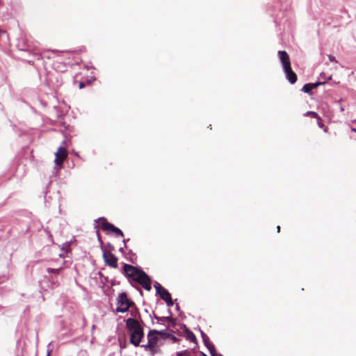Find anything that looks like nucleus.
<instances>
[{
  "label": "nucleus",
  "instance_id": "nucleus-1",
  "mask_svg": "<svg viewBox=\"0 0 356 356\" xmlns=\"http://www.w3.org/2000/svg\"><path fill=\"white\" fill-rule=\"evenodd\" d=\"M122 273L128 279L131 278L139 283L146 291L152 290L151 278L141 268L124 264Z\"/></svg>",
  "mask_w": 356,
  "mask_h": 356
},
{
  "label": "nucleus",
  "instance_id": "nucleus-2",
  "mask_svg": "<svg viewBox=\"0 0 356 356\" xmlns=\"http://www.w3.org/2000/svg\"><path fill=\"white\" fill-rule=\"evenodd\" d=\"M126 327L129 333V342L135 347L140 346V342L144 338L145 333L138 319L127 318L126 321Z\"/></svg>",
  "mask_w": 356,
  "mask_h": 356
},
{
  "label": "nucleus",
  "instance_id": "nucleus-3",
  "mask_svg": "<svg viewBox=\"0 0 356 356\" xmlns=\"http://www.w3.org/2000/svg\"><path fill=\"white\" fill-rule=\"evenodd\" d=\"M38 42L32 41L26 35H21L17 38L16 47L19 51H24L31 54L36 60L42 59V56L40 53L35 51L38 48Z\"/></svg>",
  "mask_w": 356,
  "mask_h": 356
},
{
  "label": "nucleus",
  "instance_id": "nucleus-4",
  "mask_svg": "<svg viewBox=\"0 0 356 356\" xmlns=\"http://www.w3.org/2000/svg\"><path fill=\"white\" fill-rule=\"evenodd\" d=\"M277 54L286 79L291 84H294L297 81V75L291 69V61L287 52L284 50H280Z\"/></svg>",
  "mask_w": 356,
  "mask_h": 356
},
{
  "label": "nucleus",
  "instance_id": "nucleus-5",
  "mask_svg": "<svg viewBox=\"0 0 356 356\" xmlns=\"http://www.w3.org/2000/svg\"><path fill=\"white\" fill-rule=\"evenodd\" d=\"M117 307L116 313H125L128 312L130 307L134 305V302L129 299L126 292L120 293L116 298Z\"/></svg>",
  "mask_w": 356,
  "mask_h": 356
},
{
  "label": "nucleus",
  "instance_id": "nucleus-6",
  "mask_svg": "<svg viewBox=\"0 0 356 356\" xmlns=\"http://www.w3.org/2000/svg\"><path fill=\"white\" fill-rule=\"evenodd\" d=\"M98 221H101V228L104 232H111L113 233L116 236L123 237L124 234L122 231L118 227H115L112 223H110L107 221L106 218L104 217H99V218L95 220V229L98 227L97 222Z\"/></svg>",
  "mask_w": 356,
  "mask_h": 356
},
{
  "label": "nucleus",
  "instance_id": "nucleus-7",
  "mask_svg": "<svg viewBox=\"0 0 356 356\" xmlns=\"http://www.w3.org/2000/svg\"><path fill=\"white\" fill-rule=\"evenodd\" d=\"M175 334H179V336L182 335L181 332L179 330L175 331L172 329H170L169 327L159 330L160 339L163 340L169 339L172 343H179L181 341L180 338L175 336Z\"/></svg>",
  "mask_w": 356,
  "mask_h": 356
},
{
  "label": "nucleus",
  "instance_id": "nucleus-8",
  "mask_svg": "<svg viewBox=\"0 0 356 356\" xmlns=\"http://www.w3.org/2000/svg\"><path fill=\"white\" fill-rule=\"evenodd\" d=\"M41 289H47L46 288L49 289H54L59 285V281L58 276L56 275H44L43 279L40 282Z\"/></svg>",
  "mask_w": 356,
  "mask_h": 356
},
{
  "label": "nucleus",
  "instance_id": "nucleus-9",
  "mask_svg": "<svg viewBox=\"0 0 356 356\" xmlns=\"http://www.w3.org/2000/svg\"><path fill=\"white\" fill-rule=\"evenodd\" d=\"M103 252V259L106 265L116 268H118V257L113 254L111 251H107L104 249L102 250Z\"/></svg>",
  "mask_w": 356,
  "mask_h": 356
},
{
  "label": "nucleus",
  "instance_id": "nucleus-10",
  "mask_svg": "<svg viewBox=\"0 0 356 356\" xmlns=\"http://www.w3.org/2000/svg\"><path fill=\"white\" fill-rule=\"evenodd\" d=\"M67 149L63 146H60L58 148L57 152L55 153V160L54 163L58 168H61L63 166V163L64 160L67 158Z\"/></svg>",
  "mask_w": 356,
  "mask_h": 356
},
{
  "label": "nucleus",
  "instance_id": "nucleus-11",
  "mask_svg": "<svg viewBox=\"0 0 356 356\" xmlns=\"http://www.w3.org/2000/svg\"><path fill=\"white\" fill-rule=\"evenodd\" d=\"M149 317L156 319L159 324L163 325L164 322L169 321V326L172 327L177 326L176 319L172 316H158L154 312H152V314H149Z\"/></svg>",
  "mask_w": 356,
  "mask_h": 356
},
{
  "label": "nucleus",
  "instance_id": "nucleus-12",
  "mask_svg": "<svg viewBox=\"0 0 356 356\" xmlns=\"http://www.w3.org/2000/svg\"><path fill=\"white\" fill-rule=\"evenodd\" d=\"M147 341L152 345L153 347L154 346H157V343L159 341V330H149L147 335Z\"/></svg>",
  "mask_w": 356,
  "mask_h": 356
},
{
  "label": "nucleus",
  "instance_id": "nucleus-13",
  "mask_svg": "<svg viewBox=\"0 0 356 356\" xmlns=\"http://www.w3.org/2000/svg\"><path fill=\"white\" fill-rule=\"evenodd\" d=\"M130 314L132 316L131 318L138 319L140 323H144L141 315L140 314L138 308L136 307V304L131 307H130Z\"/></svg>",
  "mask_w": 356,
  "mask_h": 356
},
{
  "label": "nucleus",
  "instance_id": "nucleus-14",
  "mask_svg": "<svg viewBox=\"0 0 356 356\" xmlns=\"http://www.w3.org/2000/svg\"><path fill=\"white\" fill-rule=\"evenodd\" d=\"M200 334H201V337H202V341H203V343H204V345L207 348V349L209 350V351H210V350H213V348H215V346L214 345L210 342L209 341V337L205 334L204 332H203L202 330L200 329Z\"/></svg>",
  "mask_w": 356,
  "mask_h": 356
},
{
  "label": "nucleus",
  "instance_id": "nucleus-15",
  "mask_svg": "<svg viewBox=\"0 0 356 356\" xmlns=\"http://www.w3.org/2000/svg\"><path fill=\"white\" fill-rule=\"evenodd\" d=\"M156 295L159 296L161 299H162L163 300H165L172 297L170 292L164 287L160 290L159 293H156Z\"/></svg>",
  "mask_w": 356,
  "mask_h": 356
},
{
  "label": "nucleus",
  "instance_id": "nucleus-16",
  "mask_svg": "<svg viewBox=\"0 0 356 356\" xmlns=\"http://www.w3.org/2000/svg\"><path fill=\"white\" fill-rule=\"evenodd\" d=\"M186 334V339L193 343H197V340L194 334V333L191 330H188L186 332H184Z\"/></svg>",
  "mask_w": 356,
  "mask_h": 356
},
{
  "label": "nucleus",
  "instance_id": "nucleus-17",
  "mask_svg": "<svg viewBox=\"0 0 356 356\" xmlns=\"http://www.w3.org/2000/svg\"><path fill=\"white\" fill-rule=\"evenodd\" d=\"M128 254H129L130 257L129 258L126 257V259L129 262L136 264V259H137L136 254L131 250H128Z\"/></svg>",
  "mask_w": 356,
  "mask_h": 356
},
{
  "label": "nucleus",
  "instance_id": "nucleus-18",
  "mask_svg": "<svg viewBox=\"0 0 356 356\" xmlns=\"http://www.w3.org/2000/svg\"><path fill=\"white\" fill-rule=\"evenodd\" d=\"M72 241H67L62 245L61 251L64 252L65 253H68L71 251L70 245L72 244Z\"/></svg>",
  "mask_w": 356,
  "mask_h": 356
},
{
  "label": "nucleus",
  "instance_id": "nucleus-19",
  "mask_svg": "<svg viewBox=\"0 0 356 356\" xmlns=\"http://www.w3.org/2000/svg\"><path fill=\"white\" fill-rule=\"evenodd\" d=\"M62 269H63V267H60L58 268H47V271L49 274H52L51 275L58 276V275Z\"/></svg>",
  "mask_w": 356,
  "mask_h": 356
},
{
  "label": "nucleus",
  "instance_id": "nucleus-20",
  "mask_svg": "<svg viewBox=\"0 0 356 356\" xmlns=\"http://www.w3.org/2000/svg\"><path fill=\"white\" fill-rule=\"evenodd\" d=\"M312 88H311L310 83H305L302 88V92L309 94V95L312 94Z\"/></svg>",
  "mask_w": 356,
  "mask_h": 356
},
{
  "label": "nucleus",
  "instance_id": "nucleus-21",
  "mask_svg": "<svg viewBox=\"0 0 356 356\" xmlns=\"http://www.w3.org/2000/svg\"><path fill=\"white\" fill-rule=\"evenodd\" d=\"M283 17H284V13H282V16H280V14H277L274 17V22H275V23L276 24H280L282 23Z\"/></svg>",
  "mask_w": 356,
  "mask_h": 356
},
{
  "label": "nucleus",
  "instance_id": "nucleus-22",
  "mask_svg": "<svg viewBox=\"0 0 356 356\" xmlns=\"http://www.w3.org/2000/svg\"><path fill=\"white\" fill-rule=\"evenodd\" d=\"M149 351L150 352V354L151 355H154L156 353H161V349L159 347H158L157 346H154L153 347L152 346L151 348L149 350Z\"/></svg>",
  "mask_w": 356,
  "mask_h": 356
},
{
  "label": "nucleus",
  "instance_id": "nucleus-23",
  "mask_svg": "<svg viewBox=\"0 0 356 356\" xmlns=\"http://www.w3.org/2000/svg\"><path fill=\"white\" fill-rule=\"evenodd\" d=\"M96 234H97V236L98 242L99 243V245H100L101 250L104 249V246H103V241H102V237L100 236L99 230L96 231Z\"/></svg>",
  "mask_w": 356,
  "mask_h": 356
},
{
  "label": "nucleus",
  "instance_id": "nucleus-24",
  "mask_svg": "<svg viewBox=\"0 0 356 356\" xmlns=\"http://www.w3.org/2000/svg\"><path fill=\"white\" fill-rule=\"evenodd\" d=\"M154 287L156 289V294L159 293L160 290L163 288L158 282L155 281L154 284Z\"/></svg>",
  "mask_w": 356,
  "mask_h": 356
},
{
  "label": "nucleus",
  "instance_id": "nucleus-25",
  "mask_svg": "<svg viewBox=\"0 0 356 356\" xmlns=\"http://www.w3.org/2000/svg\"><path fill=\"white\" fill-rule=\"evenodd\" d=\"M325 81H316L315 83H311V88L312 89L316 88L318 86L324 85Z\"/></svg>",
  "mask_w": 356,
  "mask_h": 356
},
{
  "label": "nucleus",
  "instance_id": "nucleus-26",
  "mask_svg": "<svg viewBox=\"0 0 356 356\" xmlns=\"http://www.w3.org/2000/svg\"><path fill=\"white\" fill-rule=\"evenodd\" d=\"M164 301L165 302L168 307H172L174 305V302L172 299V297H170V298H168Z\"/></svg>",
  "mask_w": 356,
  "mask_h": 356
},
{
  "label": "nucleus",
  "instance_id": "nucleus-27",
  "mask_svg": "<svg viewBox=\"0 0 356 356\" xmlns=\"http://www.w3.org/2000/svg\"><path fill=\"white\" fill-rule=\"evenodd\" d=\"M209 353L211 356H223L222 354L216 353V348L213 350H210Z\"/></svg>",
  "mask_w": 356,
  "mask_h": 356
},
{
  "label": "nucleus",
  "instance_id": "nucleus-28",
  "mask_svg": "<svg viewBox=\"0 0 356 356\" xmlns=\"http://www.w3.org/2000/svg\"><path fill=\"white\" fill-rule=\"evenodd\" d=\"M139 346L145 348V350H149L151 348L152 345L147 341V344L140 345Z\"/></svg>",
  "mask_w": 356,
  "mask_h": 356
},
{
  "label": "nucleus",
  "instance_id": "nucleus-29",
  "mask_svg": "<svg viewBox=\"0 0 356 356\" xmlns=\"http://www.w3.org/2000/svg\"><path fill=\"white\" fill-rule=\"evenodd\" d=\"M306 115H313L314 116L315 118H318V115L317 113L314 112V111H307L305 114Z\"/></svg>",
  "mask_w": 356,
  "mask_h": 356
},
{
  "label": "nucleus",
  "instance_id": "nucleus-30",
  "mask_svg": "<svg viewBox=\"0 0 356 356\" xmlns=\"http://www.w3.org/2000/svg\"><path fill=\"white\" fill-rule=\"evenodd\" d=\"M38 102L40 104V105H41L42 107L45 108L47 106V103L42 99H38Z\"/></svg>",
  "mask_w": 356,
  "mask_h": 356
},
{
  "label": "nucleus",
  "instance_id": "nucleus-31",
  "mask_svg": "<svg viewBox=\"0 0 356 356\" xmlns=\"http://www.w3.org/2000/svg\"><path fill=\"white\" fill-rule=\"evenodd\" d=\"M317 118H318V127H321V128H323L324 127V124L322 122L321 119L319 117Z\"/></svg>",
  "mask_w": 356,
  "mask_h": 356
},
{
  "label": "nucleus",
  "instance_id": "nucleus-32",
  "mask_svg": "<svg viewBox=\"0 0 356 356\" xmlns=\"http://www.w3.org/2000/svg\"><path fill=\"white\" fill-rule=\"evenodd\" d=\"M180 327H181V328L183 329L184 332H186V331L189 330V329L187 327V326L184 323L181 324Z\"/></svg>",
  "mask_w": 356,
  "mask_h": 356
},
{
  "label": "nucleus",
  "instance_id": "nucleus-33",
  "mask_svg": "<svg viewBox=\"0 0 356 356\" xmlns=\"http://www.w3.org/2000/svg\"><path fill=\"white\" fill-rule=\"evenodd\" d=\"M129 283L131 284V285L132 286L135 287L136 289H137L139 291L140 294L142 296V295H143V291H142L141 289H140V288H139V287H138V286H135L134 285V284L131 282V280H129Z\"/></svg>",
  "mask_w": 356,
  "mask_h": 356
},
{
  "label": "nucleus",
  "instance_id": "nucleus-34",
  "mask_svg": "<svg viewBox=\"0 0 356 356\" xmlns=\"http://www.w3.org/2000/svg\"><path fill=\"white\" fill-rule=\"evenodd\" d=\"M175 310H176L177 312H179V315L183 314V312H181V311L180 310V307H179V305H178V304H177V305H176V306H175Z\"/></svg>",
  "mask_w": 356,
  "mask_h": 356
},
{
  "label": "nucleus",
  "instance_id": "nucleus-35",
  "mask_svg": "<svg viewBox=\"0 0 356 356\" xmlns=\"http://www.w3.org/2000/svg\"><path fill=\"white\" fill-rule=\"evenodd\" d=\"M329 60H330V62H332V63H334H334H337V60H336V58H335V57H334V56H331V55H330V56H329Z\"/></svg>",
  "mask_w": 356,
  "mask_h": 356
},
{
  "label": "nucleus",
  "instance_id": "nucleus-36",
  "mask_svg": "<svg viewBox=\"0 0 356 356\" xmlns=\"http://www.w3.org/2000/svg\"><path fill=\"white\" fill-rule=\"evenodd\" d=\"M51 346V343L48 344V349H47V353L46 356H51V353L52 352V349L49 348V346Z\"/></svg>",
  "mask_w": 356,
  "mask_h": 356
},
{
  "label": "nucleus",
  "instance_id": "nucleus-37",
  "mask_svg": "<svg viewBox=\"0 0 356 356\" xmlns=\"http://www.w3.org/2000/svg\"><path fill=\"white\" fill-rule=\"evenodd\" d=\"M106 246L110 250V251H112L114 250V246L111 243H108L106 244Z\"/></svg>",
  "mask_w": 356,
  "mask_h": 356
},
{
  "label": "nucleus",
  "instance_id": "nucleus-38",
  "mask_svg": "<svg viewBox=\"0 0 356 356\" xmlns=\"http://www.w3.org/2000/svg\"><path fill=\"white\" fill-rule=\"evenodd\" d=\"M99 276H100L101 277H102V278L104 279V280L105 282H108V277H105V276H104V275H103V274H102L101 272H99Z\"/></svg>",
  "mask_w": 356,
  "mask_h": 356
},
{
  "label": "nucleus",
  "instance_id": "nucleus-39",
  "mask_svg": "<svg viewBox=\"0 0 356 356\" xmlns=\"http://www.w3.org/2000/svg\"><path fill=\"white\" fill-rule=\"evenodd\" d=\"M8 197H6V198H4V199H3V200L0 202V208H1V207H2L3 205H5V204H6V200H7V199H8Z\"/></svg>",
  "mask_w": 356,
  "mask_h": 356
},
{
  "label": "nucleus",
  "instance_id": "nucleus-40",
  "mask_svg": "<svg viewBox=\"0 0 356 356\" xmlns=\"http://www.w3.org/2000/svg\"><path fill=\"white\" fill-rule=\"evenodd\" d=\"M130 239L129 238H127V239H124L122 241L123 243H124V248L126 249H127V242H128Z\"/></svg>",
  "mask_w": 356,
  "mask_h": 356
},
{
  "label": "nucleus",
  "instance_id": "nucleus-41",
  "mask_svg": "<svg viewBox=\"0 0 356 356\" xmlns=\"http://www.w3.org/2000/svg\"><path fill=\"white\" fill-rule=\"evenodd\" d=\"M124 246L119 248V251L124 255L125 254Z\"/></svg>",
  "mask_w": 356,
  "mask_h": 356
},
{
  "label": "nucleus",
  "instance_id": "nucleus-42",
  "mask_svg": "<svg viewBox=\"0 0 356 356\" xmlns=\"http://www.w3.org/2000/svg\"><path fill=\"white\" fill-rule=\"evenodd\" d=\"M95 79H96V78H95V76H93V77H92V79H91L88 80V84H91V83H92V82L93 81H95Z\"/></svg>",
  "mask_w": 356,
  "mask_h": 356
},
{
  "label": "nucleus",
  "instance_id": "nucleus-43",
  "mask_svg": "<svg viewBox=\"0 0 356 356\" xmlns=\"http://www.w3.org/2000/svg\"><path fill=\"white\" fill-rule=\"evenodd\" d=\"M79 86L80 89L83 88L85 87V83L83 82H80Z\"/></svg>",
  "mask_w": 356,
  "mask_h": 356
},
{
  "label": "nucleus",
  "instance_id": "nucleus-44",
  "mask_svg": "<svg viewBox=\"0 0 356 356\" xmlns=\"http://www.w3.org/2000/svg\"><path fill=\"white\" fill-rule=\"evenodd\" d=\"M66 254L67 253H65L64 252H63L62 253L59 254V257H61V258H65Z\"/></svg>",
  "mask_w": 356,
  "mask_h": 356
},
{
  "label": "nucleus",
  "instance_id": "nucleus-45",
  "mask_svg": "<svg viewBox=\"0 0 356 356\" xmlns=\"http://www.w3.org/2000/svg\"><path fill=\"white\" fill-rule=\"evenodd\" d=\"M200 356H208L207 354H205L204 352L200 351L199 353Z\"/></svg>",
  "mask_w": 356,
  "mask_h": 356
},
{
  "label": "nucleus",
  "instance_id": "nucleus-46",
  "mask_svg": "<svg viewBox=\"0 0 356 356\" xmlns=\"http://www.w3.org/2000/svg\"><path fill=\"white\" fill-rule=\"evenodd\" d=\"M320 76L323 79H325V74L324 72H321Z\"/></svg>",
  "mask_w": 356,
  "mask_h": 356
},
{
  "label": "nucleus",
  "instance_id": "nucleus-47",
  "mask_svg": "<svg viewBox=\"0 0 356 356\" xmlns=\"http://www.w3.org/2000/svg\"><path fill=\"white\" fill-rule=\"evenodd\" d=\"M4 33H5V32H4V31H3L0 29V38H1V35H2L3 34H4Z\"/></svg>",
  "mask_w": 356,
  "mask_h": 356
},
{
  "label": "nucleus",
  "instance_id": "nucleus-48",
  "mask_svg": "<svg viewBox=\"0 0 356 356\" xmlns=\"http://www.w3.org/2000/svg\"><path fill=\"white\" fill-rule=\"evenodd\" d=\"M350 129H351V131H353V132H355V133H356V128H354V127H350Z\"/></svg>",
  "mask_w": 356,
  "mask_h": 356
},
{
  "label": "nucleus",
  "instance_id": "nucleus-49",
  "mask_svg": "<svg viewBox=\"0 0 356 356\" xmlns=\"http://www.w3.org/2000/svg\"><path fill=\"white\" fill-rule=\"evenodd\" d=\"M28 63H29V64H33L34 60H28Z\"/></svg>",
  "mask_w": 356,
  "mask_h": 356
},
{
  "label": "nucleus",
  "instance_id": "nucleus-50",
  "mask_svg": "<svg viewBox=\"0 0 356 356\" xmlns=\"http://www.w3.org/2000/svg\"><path fill=\"white\" fill-rule=\"evenodd\" d=\"M168 314H170V316H171V315H172V312H171L170 309H168Z\"/></svg>",
  "mask_w": 356,
  "mask_h": 356
},
{
  "label": "nucleus",
  "instance_id": "nucleus-51",
  "mask_svg": "<svg viewBox=\"0 0 356 356\" xmlns=\"http://www.w3.org/2000/svg\"><path fill=\"white\" fill-rule=\"evenodd\" d=\"M340 111H344V108H343V107L341 105H340Z\"/></svg>",
  "mask_w": 356,
  "mask_h": 356
},
{
  "label": "nucleus",
  "instance_id": "nucleus-52",
  "mask_svg": "<svg viewBox=\"0 0 356 356\" xmlns=\"http://www.w3.org/2000/svg\"><path fill=\"white\" fill-rule=\"evenodd\" d=\"M277 232H280V226L277 227Z\"/></svg>",
  "mask_w": 356,
  "mask_h": 356
},
{
  "label": "nucleus",
  "instance_id": "nucleus-53",
  "mask_svg": "<svg viewBox=\"0 0 356 356\" xmlns=\"http://www.w3.org/2000/svg\"><path fill=\"white\" fill-rule=\"evenodd\" d=\"M180 317H181L182 318H185V316H184V314L183 313V314H181V315H179Z\"/></svg>",
  "mask_w": 356,
  "mask_h": 356
},
{
  "label": "nucleus",
  "instance_id": "nucleus-54",
  "mask_svg": "<svg viewBox=\"0 0 356 356\" xmlns=\"http://www.w3.org/2000/svg\"><path fill=\"white\" fill-rule=\"evenodd\" d=\"M331 77H332V76H330L327 78V79H328V80L331 79Z\"/></svg>",
  "mask_w": 356,
  "mask_h": 356
},
{
  "label": "nucleus",
  "instance_id": "nucleus-55",
  "mask_svg": "<svg viewBox=\"0 0 356 356\" xmlns=\"http://www.w3.org/2000/svg\"><path fill=\"white\" fill-rule=\"evenodd\" d=\"M352 122H356V119H355V120H353L352 121Z\"/></svg>",
  "mask_w": 356,
  "mask_h": 356
},
{
  "label": "nucleus",
  "instance_id": "nucleus-56",
  "mask_svg": "<svg viewBox=\"0 0 356 356\" xmlns=\"http://www.w3.org/2000/svg\"><path fill=\"white\" fill-rule=\"evenodd\" d=\"M323 131H327V129H326V128L323 129Z\"/></svg>",
  "mask_w": 356,
  "mask_h": 356
}]
</instances>
